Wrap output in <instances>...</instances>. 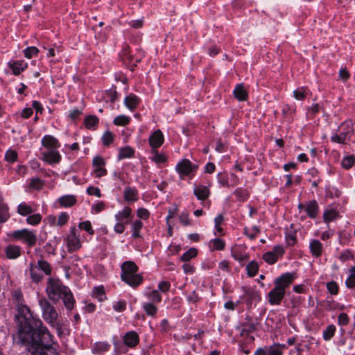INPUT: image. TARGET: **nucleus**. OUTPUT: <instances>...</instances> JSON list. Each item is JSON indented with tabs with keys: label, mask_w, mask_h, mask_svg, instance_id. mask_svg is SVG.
I'll use <instances>...</instances> for the list:
<instances>
[{
	"label": "nucleus",
	"mask_w": 355,
	"mask_h": 355,
	"mask_svg": "<svg viewBox=\"0 0 355 355\" xmlns=\"http://www.w3.org/2000/svg\"><path fill=\"white\" fill-rule=\"evenodd\" d=\"M6 257L10 259H15L21 256V248L15 245H8L5 248Z\"/></svg>",
	"instance_id": "aec40b11"
},
{
	"label": "nucleus",
	"mask_w": 355,
	"mask_h": 355,
	"mask_svg": "<svg viewBox=\"0 0 355 355\" xmlns=\"http://www.w3.org/2000/svg\"><path fill=\"white\" fill-rule=\"evenodd\" d=\"M300 210H304L311 218H315L318 212V205L315 200L310 201L306 205L299 204Z\"/></svg>",
	"instance_id": "2eb2a0df"
},
{
	"label": "nucleus",
	"mask_w": 355,
	"mask_h": 355,
	"mask_svg": "<svg viewBox=\"0 0 355 355\" xmlns=\"http://www.w3.org/2000/svg\"><path fill=\"white\" fill-rule=\"evenodd\" d=\"M42 144L46 150H55L60 146L58 140L51 135H45L42 139Z\"/></svg>",
	"instance_id": "a211bd4d"
},
{
	"label": "nucleus",
	"mask_w": 355,
	"mask_h": 355,
	"mask_svg": "<svg viewBox=\"0 0 355 355\" xmlns=\"http://www.w3.org/2000/svg\"><path fill=\"white\" fill-rule=\"evenodd\" d=\"M197 255V250L196 248H191L185 252L181 257V260L183 261H188Z\"/></svg>",
	"instance_id": "79ce46f5"
},
{
	"label": "nucleus",
	"mask_w": 355,
	"mask_h": 355,
	"mask_svg": "<svg viewBox=\"0 0 355 355\" xmlns=\"http://www.w3.org/2000/svg\"><path fill=\"white\" fill-rule=\"evenodd\" d=\"M113 309L118 312H122L126 309V302L123 300H120L113 303Z\"/></svg>",
	"instance_id": "09e8293b"
},
{
	"label": "nucleus",
	"mask_w": 355,
	"mask_h": 355,
	"mask_svg": "<svg viewBox=\"0 0 355 355\" xmlns=\"http://www.w3.org/2000/svg\"><path fill=\"white\" fill-rule=\"evenodd\" d=\"M110 347V345L107 342H97L92 346V352L93 354H99L108 351Z\"/></svg>",
	"instance_id": "a878e982"
},
{
	"label": "nucleus",
	"mask_w": 355,
	"mask_h": 355,
	"mask_svg": "<svg viewBox=\"0 0 355 355\" xmlns=\"http://www.w3.org/2000/svg\"><path fill=\"white\" fill-rule=\"evenodd\" d=\"M41 220L42 216L40 214H35L28 216L26 218V222L30 225H35L39 224Z\"/></svg>",
	"instance_id": "de8ad7c7"
},
{
	"label": "nucleus",
	"mask_w": 355,
	"mask_h": 355,
	"mask_svg": "<svg viewBox=\"0 0 355 355\" xmlns=\"http://www.w3.org/2000/svg\"><path fill=\"white\" fill-rule=\"evenodd\" d=\"M38 53L39 50L35 46H29L24 50V56L28 59H31L33 57L36 56Z\"/></svg>",
	"instance_id": "37998d69"
},
{
	"label": "nucleus",
	"mask_w": 355,
	"mask_h": 355,
	"mask_svg": "<svg viewBox=\"0 0 355 355\" xmlns=\"http://www.w3.org/2000/svg\"><path fill=\"white\" fill-rule=\"evenodd\" d=\"M8 66L12 69L13 74L18 76L27 67V64L23 60L10 61L8 62Z\"/></svg>",
	"instance_id": "4be33fe9"
},
{
	"label": "nucleus",
	"mask_w": 355,
	"mask_h": 355,
	"mask_svg": "<svg viewBox=\"0 0 355 355\" xmlns=\"http://www.w3.org/2000/svg\"><path fill=\"white\" fill-rule=\"evenodd\" d=\"M123 342L129 347H135L139 342L138 334L135 331L127 332L123 336Z\"/></svg>",
	"instance_id": "f3484780"
},
{
	"label": "nucleus",
	"mask_w": 355,
	"mask_h": 355,
	"mask_svg": "<svg viewBox=\"0 0 355 355\" xmlns=\"http://www.w3.org/2000/svg\"><path fill=\"white\" fill-rule=\"evenodd\" d=\"M310 252L316 258L321 256L323 251L322 243L316 239L312 240L309 244Z\"/></svg>",
	"instance_id": "5701e85b"
},
{
	"label": "nucleus",
	"mask_w": 355,
	"mask_h": 355,
	"mask_svg": "<svg viewBox=\"0 0 355 355\" xmlns=\"http://www.w3.org/2000/svg\"><path fill=\"white\" fill-rule=\"evenodd\" d=\"M130 121V117L125 115H119L113 121L114 125L123 126L128 125Z\"/></svg>",
	"instance_id": "4c0bfd02"
},
{
	"label": "nucleus",
	"mask_w": 355,
	"mask_h": 355,
	"mask_svg": "<svg viewBox=\"0 0 355 355\" xmlns=\"http://www.w3.org/2000/svg\"><path fill=\"white\" fill-rule=\"evenodd\" d=\"M46 293L51 301L58 302L62 299L67 309L71 310L73 308L75 300L70 289L58 279L49 278L46 287Z\"/></svg>",
	"instance_id": "f03ea898"
},
{
	"label": "nucleus",
	"mask_w": 355,
	"mask_h": 355,
	"mask_svg": "<svg viewBox=\"0 0 355 355\" xmlns=\"http://www.w3.org/2000/svg\"><path fill=\"white\" fill-rule=\"evenodd\" d=\"M295 279V274L286 272L276 278L274 281L275 285L286 292V289L290 286Z\"/></svg>",
	"instance_id": "9b49d317"
},
{
	"label": "nucleus",
	"mask_w": 355,
	"mask_h": 355,
	"mask_svg": "<svg viewBox=\"0 0 355 355\" xmlns=\"http://www.w3.org/2000/svg\"><path fill=\"white\" fill-rule=\"evenodd\" d=\"M143 309L149 316H155L157 312V308L151 302L144 303Z\"/></svg>",
	"instance_id": "f704fd0d"
},
{
	"label": "nucleus",
	"mask_w": 355,
	"mask_h": 355,
	"mask_svg": "<svg viewBox=\"0 0 355 355\" xmlns=\"http://www.w3.org/2000/svg\"><path fill=\"white\" fill-rule=\"evenodd\" d=\"M336 327L333 324L329 325L323 331V338L325 340H329L334 336Z\"/></svg>",
	"instance_id": "a19ab883"
},
{
	"label": "nucleus",
	"mask_w": 355,
	"mask_h": 355,
	"mask_svg": "<svg viewBox=\"0 0 355 355\" xmlns=\"http://www.w3.org/2000/svg\"><path fill=\"white\" fill-rule=\"evenodd\" d=\"M98 118L96 116H87L85 117L84 123L87 129L94 128L98 123Z\"/></svg>",
	"instance_id": "2f4dec72"
},
{
	"label": "nucleus",
	"mask_w": 355,
	"mask_h": 355,
	"mask_svg": "<svg viewBox=\"0 0 355 355\" xmlns=\"http://www.w3.org/2000/svg\"><path fill=\"white\" fill-rule=\"evenodd\" d=\"M354 133L353 123L350 120L344 121L338 127L337 132L331 137V141L338 144H345L349 140Z\"/></svg>",
	"instance_id": "39448f33"
},
{
	"label": "nucleus",
	"mask_w": 355,
	"mask_h": 355,
	"mask_svg": "<svg viewBox=\"0 0 355 355\" xmlns=\"http://www.w3.org/2000/svg\"><path fill=\"white\" fill-rule=\"evenodd\" d=\"M69 215L66 212H62L58 217V222L56 223V225L58 226H62L65 225L67 221L69 220Z\"/></svg>",
	"instance_id": "5fc2aeb1"
},
{
	"label": "nucleus",
	"mask_w": 355,
	"mask_h": 355,
	"mask_svg": "<svg viewBox=\"0 0 355 355\" xmlns=\"http://www.w3.org/2000/svg\"><path fill=\"white\" fill-rule=\"evenodd\" d=\"M105 162L101 157H94L92 161L93 171L92 174L96 178H101L107 174V170L105 168Z\"/></svg>",
	"instance_id": "9d476101"
},
{
	"label": "nucleus",
	"mask_w": 355,
	"mask_h": 355,
	"mask_svg": "<svg viewBox=\"0 0 355 355\" xmlns=\"http://www.w3.org/2000/svg\"><path fill=\"white\" fill-rule=\"evenodd\" d=\"M171 284L166 281H162L158 284V289L162 293H166L169 291Z\"/></svg>",
	"instance_id": "bf43d9fd"
},
{
	"label": "nucleus",
	"mask_w": 355,
	"mask_h": 355,
	"mask_svg": "<svg viewBox=\"0 0 355 355\" xmlns=\"http://www.w3.org/2000/svg\"><path fill=\"white\" fill-rule=\"evenodd\" d=\"M218 183L223 187H229L227 175L225 173H218L217 175Z\"/></svg>",
	"instance_id": "13d9d810"
},
{
	"label": "nucleus",
	"mask_w": 355,
	"mask_h": 355,
	"mask_svg": "<svg viewBox=\"0 0 355 355\" xmlns=\"http://www.w3.org/2000/svg\"><path fill=\"white\" fill-rule=\"evenodd\" d=\"M285 293L283 289L279 288L275 285L268 295L269 303L272 305L279 304L285 295Z\"/></svg>",
	"instance_id": "f8f14e48"
},
{
	"label": "nucleus",
	"mask_w": 355,
	"mask_h": 355,
	"mask_svg": "<svg viewBox=\"0 0 355 355\" xmlns=\"http://www.w3.org/2000/svg\"><path fill=\"white\" fill-rule=\"evenodd\" d=\"M42 159L50 164H58L61 160V155L57 149L46 150L42 153Z\"/></svg>",
	"instance_id": "ddd939ff"
},
{
	"label": "nucleus",
	"mask_w": 355,
	"mask_h": 355,
	"mask_svg": "<svg viewBox=\"0 0 355 355\" xmlns=\"http://www.w3.org/2000/svg\"><path fill=\"white\" fill-rule=\"evenodd\" d=\"M193 193L198 200H204L209 197L210 191L207 187L198 185L194 187Z\"/></svg>",
	"instance_id": "412c9836"
},
{
	"label": "nucleus",
	"mask_w": 355,
	"mask_h": 355,
	"mask_svg": "<svg viewBox=\"0 0 355 355\" xmlns=\"http://www.w3.org/2000/svg\"><path fill=\"white\" fill-rule=\"evenodd\" d=\"M327 288L329 292L332 295H336L338 292V286L335 282H328Z\"/></svg>",
	"instance_id": "6e6d98bb"
},
{
	"label": "nucleus",
	"mask_w": 355,
	"mask_h": 355,
	"mask_svg": "<svg viewBox=\"0 0 355 355\" xmlns=\"http://www.w3.org/2000/svg\"><path fill=\"white\" fill-rule=\"evenodd\" d=\"M268 355H282V352L277 347H268Z\"/></svg>",
	"instance_id": "338daca9"
},
{
	"label": "nucleus",
	"mask_w": 355,
	"mask_h": 355,
	"mask_svg": "<svg viewBox=\"0 0 355 355\" xmlns=\"http://www.w3.org/2000/svg\"><path fill=\"white\" fill-rule=\"evenodd\" d=\"M354 163L355 157L352 155L344 157L341 162L343 167L345 169L350 168Z\"/></svg>",
	"instance_id": "c03bdc74"
},
{
	"label": "nucleus",
	"mask_w": 355,
	"mask_h": 355,
	"mask_svg": "<svg viewBox=\"0 0 355 355\" xmlns=\"http://www.w3.org/2000/svg\"><path fill=\"white\" fill-rule=\"evenodd\" d=\"M144 295L149 300V302L153 304L159 303L162 299V295L157 290L147 291L144 293Z\"/></svg>",
	"instance_id": "cd10ccee"
},
{
	"label": "nucleus",
	"mask_w": 355,
	"mask_h": 355,
	"mask_svg": "<svg viewBox=\"0 0 355 355\" xmlns=\"http://www.w3.org/2000/svg\"><path fill=\"white\" fill-rule=\"evenodd\" d=\"M124 200L128 202H134L139 199V192L135 187H127L123 191Z\"/></svg>",
	"instance_id": "6ab92c4d"
},
{
	"label": "nucleus",
	"mask_w": 355,
	"mask_h": 355,
	"mask_svg": "<svg viewBox=\"0 0 355 355\" xmlns=\"http://www.w3.org/2000/svg\"><path fill=\"white\" fill-rule=\"evenodd\" d=\"M125 225L124 223L116 221L114 227V232L117 234H122L125 229Z\"/></svg>",
	"instance_id": "e2e57ef3"
},
{
	"label": "nucleus",
	"mask_w": 355,
	"mask_h": 355,
	"mask_svg": "<svg viewBox=\"0 0 355 355\" xmlns=\"http://www.w3.org/2000/svg\"><path fill=\"white\" fill-rule=\"evenodd\" d=\"M137 216L143 220H146L150 216V212L145 208H139L137 211Z\"/></svg>",
	"instance_id": "4d7b16f0"
},
{
	"label": "nucleus",
	"mask_w": 355,
	"mask_h": 355,
	"mask_svg": "<svg viewBox=\"0 0 355 355\" xmlns=\"http://www.w3.org/2000/svg\"><path fill=\"white\" fill-rule=\"evenodd\" d=\"M212 250H221L225 247V241L220 239H215L210 242Z\"/></svg>",
	"instance_id": "49530a36"
},
{
	"label": "nucleus",
	"mask_w": 355,
	"mask_h": 355,
	"mask_svg": "<svg viewBox=\"0 0 355 355\" xmlns=\"http://www.w3.org/2000/svg\"><path fill=\"white\" fill-rule=\"evenodd\" d=\"M8 236L12 240L21 241L30 247L35 245L37 241L35 232L28 229L11 232L8 234Z\"/></svg>",
	"instance_id": "423d86ee"
},
{
	"label": "nucleus",
	"mask_w": 355,
	"mask_h": 355,
	"mask_svg": "<svg viewBox=\"0 0 355 355\" xmlns=\"http://www.w3.org/2000/svg\"><path fill=\"white\" fill-rule=\"evenodd\" d=\"M132 217V209L129 207H125L122 210L118 211L114 216L116 221L122 222L125 224H128L131 221Z\"/></svg>",
	"instance_id": "dca6fc26"
},
{
	"label": "nucleus",
	"mask_w": 355,
	"mask_h": 355,
	"mask_svg": "<svg viewBox=\"0 0 355 355\" xmlns=\"http://www.w3.org/2000/svg\"><path fill=\"white\" fill-rule=\"evenodd\" d=\"M18 322L17 338L23 345H27L32 355H58L51 347L52 336L39 318L33 316L29 308L22 303L17 304Z\"/></svg>",
	"instance_id": "f257e3e1"
},
{
	"label": "nucleus",
	"mask_w": 355,
	"mask_h": 355,
	"mask_svg": "<svg viewBox=\"0 0 355 355\" xmlns=\"http://www.w3.org/2000/svg\"><path fill=\"white\" fill-rule=\"evenodd\" d=\"M246 270L248 276L254 277L259 270V265L256 261H252L246 266Z\"/></svg>",
	"instance_id": "c9c22d12"
},
{
	"label": "nucleus",
	"mask_w": 355,
	"mask_h": 355,
	"mask_svg": "<svg viewBox=\"0 0 355 355\" xmlns=\"http://www.w3.org/2000/svg\"><path fill=\"white\" fill-rule=\"evenodd\" d=\"M309 90L304 87H298L293 92V95L297 100H303L308 95Z\"/></svg>",
	"instance_id": "58836bf2"
},
{
	"label": "nucleus",
	"mask_w": 355,
	"mask_h": 355,
	"mask_svg": "<svg viewBox=\"0 0 355 355\" xmlns=\"http://www.w3.org/2000/svg\"><path fill=\"white\" fill-rule=\"evenodd\" d=\"M346 286L349 288H352L355 286V276L349 275L348 278L346 279L345 282Z\"/></svg>",
	"instance_id": "774afa93"
},
{
	"label": "nucleus",
	"mask_w": 355,
	"mask_h": 355,
	"mask_svg": "<svg viewBox=\"0 0 355 355\" xmlns=\"http://www.w3.org/2000/svg\"><path fill=\"white\" fill-rule=\"evenodd\" d=\"M36 266L43 274L46 275H49L51 272L50 264L44 260H39Z\"/></svg>",
	"instance_id": "c756f323"
},
{
	"label": "nucleus",
	"mask_w": 355,
	"mask_h": 355,
	"mask_svg": "<svg viewBox=\"0 0 355 355\" xmlns=\"http://www.w3.org/2000/svg\"><path fill=\"white\" fill-rule=\"evenodd\" d=\"M44 186V182L42 180L38 178H34L31 179L30 182V187L35 190H40Z\"/></svg>",
	"instance_id": "a18cd8bd"
},
{
	"label": "nucleus",
	"mask_w": 355,
	"mask_h": 355,
	"mask_svg": "<svg viewBox=\"0 0 355 355\" xmlns=\"http://www.w3.org/2000/svg\"><path fill=\"white\" fill-rule=\"evenodd\" d=\"M134 153L135 150L129 146L122 148L119 150L118 157L119 159L130 158L134 155Z\"/></svg>",
	"instance_id": "72a5a7b5"
},
{
	"label": "nucleus",
	"mask_w": 355,
	"mask_h": 355,
	"mask_svg": "<svg viewBox=\"0 0 355 355\" xmlns=\"http://www.w3.org/2000/svg\"><path fill=\"white\" fill-rule=\"evenodd\" d=\"M93 295L98 298V301H103L106 298L103 287L95 288L93 291Z\"/></svg>",
	"instance_id": "3c124183"
},
{
	"label": "nucleus",
	"mask_w": 355,
	"mask_h": 355,
	"mask_svg": "<svg viewBox=\"0 0 355 355\" xmlns=\"http://www.w3.org/2000/svg\"><path fill=\"white\" fill-rule=\"evenodd\" d=\"M87 192L89 195H94L98 198L101 196V191L98 187H89L87 189Z\"/></svg>",
	"instance_id": "0e129e2a"
},
{
	"label": "nucleus",
	"mask_w": 355,
	"mask_h": 355,
	"mask_svg": "<svg viewBox=\"0 0 355 355\" xmlns=\"http://www.w3.org/2000/svg\"><path fill=\"white\" fill-rule=\"evenodd\" d=\"M17 212L21 216H27L33 212L31 206L25 202L21 203L17 207Z\"/></svg>",
	"instance_id": "e433bc0d"
},
{
	"label": "nucleus",
	"mask_w": 355,
	"mask_h": 355,
	"mask_svg": "<svg viewBox=\"0 0 355 355\" xmlns=\"http://www.w3.org/2000/svg\"><path fill=\"white\" fill-rule=\"evenodd\" d=\"M151 159L157 164H162L166 161V157L162 154L159 153L157 149H151Z\"/></svg>",
	"instance_id": "7c9ffc66"
},
{
	"label": "nucleus",
	"mask_w": 355,
	"mask_h": 355,
	"mask_svg": "<svg viewBox=\"0 0 355 355\" xmlns=\"http://www.w3.org/2000/svg\"><path fill=\"white\" fill-rule=\"evenodd\" d=\"M38 303L42 310L43 319L60 332L62 324L58 320V314L55 308L44 297H40Z\"/></svg>",
	"instance_id": "20e7f679"
},
{
	"label": "nucleus",
	"mask_w": 355,
	"mask_h": 355,
	"mask_svg": "<svg viewBox=\"0 0 355 355\" xmlns=\"http://www.w3.org/2000/svg\"><path fill=\"white\" fill-rule=\"evenodd\" d=\"M338 321L340 325H346L349 322L348 315L345 313H340L338 315Z\"/></svg>",
	"instance_id": "69168bd1"
},
{
	"label": "nucleus",
	"mask_w": 355,
	"mask_h": 355,
	"mask_svg": "<svg viewBox=\"0 0 355 355\" xmlns=\"http://www.w3.org/2000/svg\"><path fill=\"white\" fill-rule=\"evenodd\" d=\"M164 141V135L160 130L154 131L148 138L149 145L152 149H157Z\"/></svg>",
	"instance_id": "4468645a"
},
{
	"label": "nucleus",
	"mask_w": 355,
	"mask_h": 355,
	"mask_svg": "<svg viewBox=\"0 0 355 355\" xmlns=\"http://www.w3.org/2000/svg\"><path fill=\"white\" fill-rule=\"evenodd\" d=\"M198 169V165L192 163L189 159H182L175 166V170L180 179L183 180L186 176L191 178Z\"/></svg>",
	"instance_id": "0eeeda50"
},
{
	"label": "nucleus",
	"mask_w": 355,
	"mask_h": 355,
	"mask_svg": "<svg viewBox=\"0 0 355 355\" xmlns=\"http://www.w3.org/2000/svg\"><path fill=\"white\" fill-rule=\"evenodd\" d=\"M114 135L110 131H106L103 137L102 141L105 146H109L113 141Z\"/></svg>",
	"instance_id": "864d4df0"
},
{
	"label": "nucleus",
	"mask_w": 355,
	"mask_h": 355,
	"mask_svg": "<svg viewBox=\"0 0 355 355\" xmlns=\"http://www.w3.org/2000/svg\"><path fill=\"white\" fill-rule=\"evenodd\" d=\"M234 96L239 101H245L247 98V92L242 85H238L234 90Z\"/></svg>",
	"instance_id": "c85d7f7f"
},
{
	"label": "nucleus",
	"mask_w": 355,
	"mask_h": 355,
	"mask_svg": "<svg viewBox=\"0 0 355 355\" xmlns=\"http://www.w3.org/2000/svg\"><path fill=\"white\" fill-rule=\"evenodd\" d=\"M65 241L69 252H75L80 248L81 243L78 234V230L76 227H71L69 234L67 235Z\"/></svg>",
	"instance_id": "6e6552de"
},
{
	"label": "nucleus",
	"mask_w": 355,
	"mask_h": 355,
	"mask_svg": "<svg viewBox=\"0 0 355 355\" xmlns=\"http://www.w3.org/2000/svg\"><path fill=\"white\" fill-rule=\"evenodd\" d=\"M17 153L14 150H8L5 154V159L7 162L12 163L17 160Z\"/></svg>",
	"instance_id": "8fccbe9b"
},
{
	"label": "nucleus",
	"mask_w": 355,
	"mask_h": 355,
	"mask_svg": "<svg viewBox=\"0 0 355 355\" xmlns=\"http://www.w3.org/2000/svg\"><path fill=\"white\" fill-rule=\"evenodd\" d=\"M122 281L132 287H137L143 282V277L138 273L139 268L131 261H126L121 264Z\"/></svg>",
	"instance_id": "7ed1b4c3"
},
{
	"label": "nucleus",
	"mask_w": 355,
	"mask_h": 355,
	"mask_svg": "<svg viewBox=\"0 0 355 355\" xmlns=\"http://www.w3.org/2000/svg\"><path fill=\"white\" fill-rule=\"evenodd\" d=\"M105 209V204L103 202H98L94 205L92 207V212L94 214H98Z\"/></svg>",
	"instance_id": "680f3d73"
},
{
	"label": "nucleus",
	"mask_w": 355,
	"mask_h": 355,
	"mask_svg": "<svg viewBox=\"0 0 355 355\" xmlns=\"http://www.w3.org/2000/svg\"><path fill=\"white\" fill-rule=\"evenodd\" d=\"M142 227L143 223L139 220H135L132 223L131 229L132 232V236L134 238H139L141 236L140 230H141Z\"/></svg>",
	"instance_id": "473e14b6"
},
{
	"label": "nucleus",
	"mask_w": 355,
	"mask_h": 355,
	"mask_svg": "<svg viewBox=\"0 0 355 355\" xmlns=\"http://www.w3.org/2000/svg\"><path fill=\"white\" fill-rule=\"evenodd\" d=\"M58 202L61 206L69 207L73 206L76 203V199L75 196L72 195H67L60 197L58 199Z\"/></svg>",
	"instance_id": "bb28decb"
},
{
	"label": "nucleus",
	"mask_w": 355,
	"mask_h": 355,
	"mask_svg": "<svg viewBox=\"0 0 355 355\" xmlns=\"http://www.w3.org/2000/svg\"><path fill=\"white\" fill-rule=\"evenodd\" d=\"M78 227L80 229L86 231L89 234H93L94 233L91 223L89 220L80 223Z\"/></svg>",
	"instance_id": "603ef678"
},
{
	"label": "nucleus",
	"mask_w": 355,
	"mask_h": 355,
	"mask_svg": "<svg viewBox=\"0 0 355 355\" xmlns=\"http://www.w3.org/2000/svg\"><path fill=\"white\" fill-rule=\"evenodd\" d=\"M284 253V248L282 245H275L272 250L266 252L263 254V259L269 264H273Z\"/></svg>",
	"instance_id": "1a4fd4ad"
},
{
	"label": "nucleus",
	"mask_w": 355,
	"mask_h": 355,
	"mask_svg": "<svg viewBox=\"0 0 355 355\" xmlns=\"http://www.w3.org/2000/svg\"><path fill=\"white\" fill-rule=\"evenodd\" d=\"M338 216V213L334 209L327 210L324 211L323 214L324 220L326 223H329L330 221H332L335 218H336Z\"/></svg>",
	"instance_id": "ea45409f"
},
{
	"label": "nucleus",
	"mask_w": 355,
	"mask_h": 355,
	"mask_svg": "<svg viewBox=\"0 0 355 355\" xmlns=\"http://www.w3.org/2000/svg\"><path fill=\"white\" fill-rule=\"evenodd\" d=\"M125 105L130 110H135L139 103V98L133 94H130L124 99Z\"/></svg>",
	"instance_id": "b1692460"
},
{
	"label": "nucleus",
	"mask_w": 355,
	"mask_h": 355,
	"mask_svg": "<svg viewBox=\"0 0 355 355\" xmlns=\"http://www.w3.org/2000/svg\"><path fill=\"white\" fill-rule=\"evenodd\" d=\"M179 220H180V222L183 225L187 226V225H190L189 215L188 213H184V212L182 213L179 216Z\"/></svg>",
	"instance_id": "052dcab7"
},
{
	"label": "nucleus",
	"mask_w": 355,
	"mask_h": 355,
	"mask_svg": "<svg viewBox=\"0 0 355 355\" xmlns=\"http://www.w3.org/2000/svg\"><path fill=\"white\" fill-rule=\"evenodd\" d=\"M29 272L32 280L36 283L40 282L43 278V273L37 268L36 264H30Z\"/></svg>",
	"instance_id": "393cba45"
}]
</instances>
